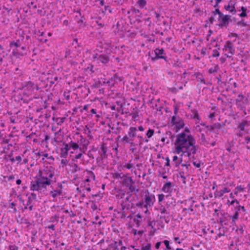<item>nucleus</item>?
Listing matches in <instances>:
<instances>
[{
  "mask_svg": "<svg viewBox=\"0 0 250 250\" xmlns=\"http://www.w3.org/2000/svg\"><path fill=\"white\" fill-rule=\"evenodd\" d=\"M196 140L191 134L181 132L177 135L174 143L175 146L174 153L179 154L185 150L187 155L190 157L192 154L195 155L198 149L196 145Z\"/></svg>",
  "mask_w": 250,
  "mask_h": 250,
  "instance_id": "obj_1",
  "label": "nucleus"
},
{
  "mask_svg": "<svg viewBox=\"0 0 250 250\" xmlns=\"http://www.w3.org/2000/svg\"><path fill=\"white\" fill-rule=\"evenodd\" d=\"M37 175L46 182L48 184V186L56 182L54 169L52 167H46L40 170Z\"/></svg>",
  "mask_w": 250,
  "mask_h": 250,
  "instance_id": "obj_2",
  "label": "nucleus"
},
{
  "mask_svg": "<svg viewBox=\"0 0 250 250\" xmlns=\"http://www.w3.org/2000/svg\"><path fill=\"white\" fill-rule=\"evenodd\" d=\"M106 46L104 47V51L101 50L99 53H96L93 55V58L94 61H97L98 62H101L103 64L108 63L111 50L109 45L107 44Z\"/></svg>",
  "mask_w": 250,
  "mask_h": 250,
  "instance_id": "obj_3",
  "label": "nucleus"
},
{
  "mask_svg": "<svg viewBox=\"0 0 250 250\" xmlns=\"http://www.w3.org/2000/svg\"><path fill=\"white\" fill-rule=\"evenodd\" d=\"M19 88L20 90H23V95L27 97L33 94L35 91H38L40 89L37 83L31 81L22 83Z\"/></svg>",
  "mask_w": 250,
  "mask_h": 250,
  "instance_id": "obj_4",
  "label": "nucleus"
},
{
  "mask_svg": "<svg viewBox=\"0 0 250 250\" xmlns=\"http://www.w3.org/2000/svg\"><path fill=\"white\" fill-rule=\"evenodd\" d=\"M48 184L42 180L39 176L34 177V180L30 182V189L32 191L41 192L42 189L46 188Z\"/></svg>",
  "mask_w": 250,
  "mask_h": 250,
  "instance_id": "obj_5",
  "label": "nucleus"
},
{
  "mask_svg": "<svg viewBox=\"0 0 250 250\" xmlns=\"http://www.w3.org/2000/svg\"><path fill=\"white\" fill-rule=\"evenodd\" d=\"M135 137H139V135L136 134V127L131 126L129 128L127 134L125 135L122 138V141L125 144H130L133 146H135L133 139V138Z\"/></svg>",
  "mask_w": 250,
  "mask_h": 250,
  "instance_id": "obj_6",
  "label": "nucleus"
},
{
  "mask_svg": "<svg viewBox=\"0 0 250 250\" xmlns=\"http://www.w3.org/2000/svg\"><path fill=\"white\" fill-rule=\"evenodd\" d=\"M144 196H142V199L145 202V208H148L152 207L156 201L155 195L150 193L148 190H146L144 191Z\"/></svg>",
  "mask_w": 250,
  "mask_h": 250,
  "instance_id": "obj_7",
  "label": "nucleus"
},
{
  "mask_svg": "<svg viewBox=\"0 0 250 250\" xmlns=\"http://www.w3.org/2000/svg\"><path fill=\"white\" fill-rule=\"evenodd\" d=\"M154 52L155 56L154 57H151V59L152 62H154L158 59H164L166 62H168L167 57L163 48H156L154 50Z\"/></svg>",
  "mask_w": 250,
  "mask_h": 250,
  "instance_id": "obj_8",
  "label": "nucleus"
},
{
  "mask_svg": "<svg viewBox=\"0 0 250 250\" xmlns=\"http://www.w3.org/2000/svg\"><path fill=\"white\" fill-rule=\"evenodd\" d=\"M171 124L175 125L176 131L184 128L185 125L184 120L179 116H173L171 117Z\"/></svg>",
  "mask_w": 250,
  "mask_h": 250,
  "instance_id": "obj_9",
  "label": "nucleus"
},
{
  "mask_svg": "<svg viewBox=\"0 0 250 250\" xmlns=\"http://www.w3.org/2000/svg\"><path fill=\"white\" fill-rule=\"evenodd\" d=\"M231 16L229 15L224 14H222V16L221 17L218 16V21H219V23L218 24V26L221 28L227 27L231 21Z\"/></svg>",
  "mask_w": 250,
  "mask_h": 250,
  "instance_id": "obj_10",
  "label": "nucleus"
},
{
  "mask_svg": "<svg viewBox=\"0 0 250 250\" xmlns=\"http://www.w3.org/2000/svg\"><path fill=\"white\" fill-rule=\"evenodd\" d=\"M26 46L22 45L12 49V54L14 57L21 59L26 54Z\"/></svg>",
  "mask_w": 250,
  "mask_h": 250,
  "instance_id": "obj_11",
  "label": "nucleus"
},
{
  "mask_svg": "<svg viewBox=\"0 0 250 250\" xmlns=\"http://www.w3.org/2000/svg\"><path fill=\"white\" fill-rule=\"evenodd\" d=\"M224 50L227 52L228 54L227 55V58H231L235 53V47L232 42L227 41L224 46Z\"/></svg>",
  "mask_w": 250,
  "mask_h": 250,
  "instance_id": "obj_12",
  "label": "nucleus"
},
{
  "mask_svg": "<svg viewBox=\"0 0 250 250\" xmlns=\"http://www.w3.org/2000/svg\"><path fill=\"white\" fill-rule=\"evenodd\" d=\"M188 175V168H181L179 169V174L178 176H179L182 180L184 184H186L187 177Z\"/></svg>",
  "mask_w": 250,
  "mask_h": 250,
  "instance_id": "obj_13",
  "label": "nucleus"
},
{
  "mask_svg": "<svg viewBox=\"0 0 250 250\" xmlns=\"http://www.w3.org/2000/svg\"><path fill=\"white\" fill-rule=\"evenodd\" d=\"M24 40V36H21L20 37V39H17L15 41H13L12 42H10L9 43L10 47L12 49H14L15 48L20 47L22 46V42Z\"/></svg>",
  "mask_w": 250,
  "mask_h": 250,
  "instance_id": "obj_14",
  "label": "nucleus"
},
{
  "mask_svg": "<svg viewBox=\"0 0 250 250\" xmlns=\"http://www.w3.org/2000/svg\"><path fill=\"white\" fill-rule=\"evenodd\" d=\"M107 147L106 146V144L103 143L100 146V150L99 151V153L101 156V158L102 160L107 157Z\"/></svg>",
  "mask_w": 250,
  "mask_h": 250,
  "instance_id": "obj_15",
  "label": "nucleus"
},
{
  "mask_svg": "<svg viewBox=\"0 0 250 250\" xmlns=\"http://www.w3.org/2000/svg\"><path fill=\"white\" fill-rule=\"evenodd\" d=\"M123 80V78L119 77L118 74H115L107 82H104V83H108L109 84H111L112 85H114L115 83H117L118 82H121Z\"/></svg>",
  "mask_w": 250,
  "mask_h": 250,
  "instance_id": "obj_16",
  "label": "nucleus"
},
{
  "mask_svg": "<svg viewBox=\"0 0 250 250\" xmlns=\"http://www.w3.org/2000/svg\"><path fill=\"white\" fill-rule=\"evenodd\" d=\"M37 198V195L35 193H31L30 195L28 196L27 203L23 209V210L27 209V207L29 206H31L34 204L33 203L34 201H35V200Z\"/></svg>",
  "mask_w": 250,
  "mask_h": 250,
  "instance_id": "obj_17",
  "label": "nucleus"
},
{
  "mask_svg": "<svg viewBox=\"0 0 250 250\" xmlns=\"http://www.w3.org/2000/svg\"><path fill=\"white\" fill-rule=\"evenodd\" d=\"M222 127V125L220 123H215L211 125H208L207 126H206V128H207L208 131L212 132H215L216 130H220Z\"/></svg>",
  "mask_w": 250,
  "mask_h": 250,
  "instance_id": "obj_18",
  "label": "nucleus"
},
{
  "mask_svg": "<svg viewBox=\"0 0 250 250\" xmlns=\"http://www.w3.org/2000/svg\"><path fill=\"white\" fill-rule=\"evenodd\" d=\"M86 149V146L85 145H83L82 148H80V149L78 150L79 152L75 155L74 158L76 159H81V160H83V154L85 153Z\"/></svg>",
  "mask_w": 250,
  "mask_h": 250,
  "instance_id": "obj_19",
  "label": "nucleus"
},
{
  "mask_svg": "<svg viewBox=\"0 0 250 250\" xmlns=\"http://www.w3.org/2000/svg\"><path fill=\"white\" fill-rule=\"evenodd\" d=\"M122 183L123 186L128 187L131 184H134V182L133 181L131 177L125 175L123 180Z\"/></svg>",
  "mask_w": 250,
  "mask_h": 250,
  "instance_id": "obj_20",
  "label": "nucleus"
},
{
  "mask_svg": "<svg viewBox=\"0 0 250 250\" xmlns=\"http://www.w3.org/2000/svg\"><path fill=\"white\" fill-rule=\"evenodd\" d=\"M230 191V189L227 187L224 188L222 189L219 191H216L214 192V195L215 197H221L223 196L225 193H228Z\"/></svg>",
  "mask_w": 250,
  "mask_h": 250,
  "instance_id": "obj_21",
  "label": "nucleus"
},
{
  "mask_svg": "<svg viewBox=\"0 0 250 250\" xmlns=\"http://www.w3.org/2000/svg\"><path fill=\"white\" fill-rule=\"evenodd\" d=\"M172 187V183L169 181L167 182L163 186L162 190L166 193L171 192Z\"/></svg>",
  "mask_w": 250,
  "mask_h": 250,
  "instance_id": "obj_22",
  "label": "nucleus"
},
{
  "mask_svg": "<svg viewBox=\"0 0 250 250\" xmlns=\"http://www.w3.org/2000/svg\"><path fill=\"white\" fill-rule=\"evenodd\" d=\"M62 190H60L58 188H56L55 189L51 190L50 192V195L53 198H55L57 197L62 195Z\"/></svg>",
  "mask_w": 250,
  "mask_h": 250,
  "instance_id": "obj_23",
  "label": "nucleus"
},
{
  "mask_svg": "<svg viewBox=\"0 0 250 250\" xmlns=\"http://www.w3.org/2000/svg\"><path fill=\"white\" fill-rule=\"evenodd\" d=\"M64 147L61 148V154L65 157L68 154V151L71 149V147H69L70 144L63 143Z\"/></svg>",
  "mask_w": 250,
  "mask_h": 250,
  "instance_id": "obj_24",
  "label": "nucleus"
},
{
  "mask_svg": "<svg viewBox=\"0 0 250 250\" xmlns=\"http://www.w3.org/2000/svg\"><path fill=\"white\" fill-rule=\"evenodd\" d=\"M197 79V81L200 83H202L204 84H207L206 81L204 78L203 75L200 72H196L194 75Z\"/></svg>",
  "mask_w": 250,
  "mask_h": 250,
  "instance_id": "obj_25",
  "label": "nucleus"
},
{
  "mask_svg": "<svg viewBox=\"0 0 250 250\" xmlns=\"http://www.w3.org/2000/svg\"><path fill=\"white\" fill-rule=\"evenodd\" d=\"M69 144L70 145L69 147H71V149H73L74 151H76L77 152H78V150L80 149V148H82V147L79 146L78 143L73 142V141H71Z\"/></svg>",
  "mask_w": 250,
  "mask_h": 250,
  "instance_id": "obj_26",
  "label": "nucleus"
},
{
  "mask_svg": "<svg viewBox=\"0 0 250 250\" xmlns=\"http://www.w3.org/2000/svg\"><path fill=\"white\" fill-rule=\"evenodd\" d=\"M244 100L245 101H247V98H246L243 94H239L237 98L235 99V102L237 104V103H242L243 104H246L247 102H245Z\"/></svg>",
  "mask_w": 250,
  "mask_h": 250,
  "instance_id": "obj_27",
  "label": "nucleus"
},
{
  "mask_svg": "<svg viewBox=\"0 0 250 250\" xmlns=\"http://www.w3.org/2000/svg\"><path fill=\"white\" fill-rule=\"evenodd\" d=\"M103 250H119L118 248L117 242L114 241L113 243L109 244L107 249Z\"/></svg>",
  "mask_w": 250,
  "mask_h": 250,
  "instance_id": "obj_28",
  "label": "nucleus"
},
{
  "mask_svg": "<svg viewBox=\"0 0 250 250\" xmlns=\"http://www.w3.org/2000/svg\"><path fill=\"white\" fill-rule=\"evenodd\" d=\"M224 8L227 10L232 13L233 15L235 14L236 10L234 5L229 6V5H226Z\"/></svg>",
  "mask_w": 250,
  "mask_h": 250,
  "instance_id": "obj_29",
  "label": "nucleus"
},
{
  "mask_svg": "<svg viewBox=\"0 0 250 250\" xmlns=\"http://www.w3.org/2000/svg\"><path fill=\"white\" fill-rule=\"evenodd\" d=\"M221 215L222 217L219 218L218 223H221V226L223 227V225L222 224V223L227 220L228 219L229 217H228V213H226L225 212H221Z\"/></svg>",
  "mask_w": 250,
  "mask_h": 250,
  "instance_id": "obj_30",
  "label": "nucleus"
},
{
  "mask_svg": "<svg viewBox=\"0 0 250 250\" xmlns=\"http://www.w3.org/2000/svg\"><path fill=\"white\" fill-rule=\"evenodd\" d=\"M235 212L239 213L244 212L246 211V209L244 206L240 205L239 203L234 206Z\"/></svg>",
  "mask_w": 250,
  "mask_h": 250,
  "instance_id": "obj_31",
  "label": "nucleus"
},
{
  "mask_svg": "<svg viewBox=\"0 0 250 250\" xmlns=\"http://www.w3.org/2000/svg\"><path fill=\"white\" fill-rule=\"evenodd\" d=\"M192 114L191 115V117L196 120L200 121L201 120V118L198 113V111L196 109L191 110Z\"/></svg>",
  "mask_w": 250,
  "mask_h": 250,
  "instance_id": "obj_32",
  "label": "nucleus"
},
{
  "mask_svg": "<svg viewBox=\"0 0 250 250\" xmlns=\"http://www.w3.org/2000/svg\"><path fill=\"white\" fill-rule=\"evenodd\" d=\"M52 120L55 122L58 125H62L63 123L64 122V120H65V118L62 117V118H56L55 117H53L52 118Z\"/></svg>",
  "mask_w": 250,
  "mask_h": 250,
  "instance_id": "obj_33",
  "label": "nucleus"
},
{
  "mask_svg": "<svg viewBox=\"0 0 250 250\" xmlns=\"http://www.w3.org/2000/svg\"><path fill=\"white\" fill-rule=\"evenodd\" d=\"M86 177H88L90 180H95V175L94 173L90 170H86Z\"/></svg>",
  "mask_w": 250,
  "mask_h": 250,
  "instance_id": "obj_34",
  "label": "nucleus"
},
{
  "mask_svg": "<svg viewBox=\"0 0 250 250\" xmlns=\"http://www.w3.org/2000/svg\"><path fill=\"white\" fill-rule=\"evenodd\" d=\"M151 244L150 243H143L141 245V250H151Z\"/></svg>",
  "mask_w": 250,
  "mask_h": 250,
  "instance_id": "obj_35",
  "label": "nucleus"
},
{
  "mask_svg": "<svg viewBox=\"0 0 250 250\" xmlns=\"http://www.w3.org/2000/svg\"><path fill=\"white\" fill-rule=\"evenodd\" d=\"M146 0H138L137 2V4L141 9L144 8L146 5Z\"/></svg>",
  "mask_w": 250,
  "mask_h": 250,
  "instance_id": "obj_36",
  "label": "nucleus"
},
{
  "mask_svg": "<svg viewBox=\"0 0 250 250\" xmlns=\"http://www.w3.org/2000/svg\"><path fill=\"white\" fill-rule=\"evenodd\" d=\"M247 121L243 120L239 125L238 128L240 130V131H244L245 127L246 126H247Z\"/></svg>",
  "mask_w": 250,
  "mask_h": 250,
  "instance_id": "obj_37",
  "label": "nucleus"
},
{
  "mask_svg": "<svg viewBox=\"0 0 250 250\" xmlns=\"http://www.w3.org/2000/svg\"><path fill=\"white\" fill-rule=\"evenodd\" d=\"M85 128L86 129L84 130V132L87 134V137L89 139H92L93 138V136L91 135V132H92L91 130L88 127L87 125L85 126Z\"/></svg>",
  "mask_w": 250,
  "mask_h": 250,
  "instance_id": "obj_38",
  "label": "nucleus"
},
{
  "mask_svg": "<svg viewBox=\"0 0 250 250\" xmlns=\"http://www.w3.org/2000/svg\"><path fill=\"white\" fill-rule=\"evenodd\" d=\"M228 217H229V218H231L232 222L235 223L239 218V214L238 212H235V213L233 215H228Z\"/></svg>",
  "mask_w": 250,
  "mask_h": 250,
  "instance_id": "obj_39",
  "label": "nucleus"
},
{
  "mask_svg": "<svg viewBox=\"0 0 250 250\" xmlns=\"http://www.w3.org/2000/svg\"><path fill=\"white\" fill-rule=\"evenodd\" d=\"M39 37L38 38V40L40 42H47V39H44V38L42 37L44 33L43 32H40V31H39Z\"/></svg>",
  "mask_w": 250,
  "mask_h": 250,
  "instance_id": "obj_40",
  "label": "nucleus"
},
{
  "mask_svg": "<svg viewBox=\"0 0 250 250\" xmlns=\"http://www.w3.org/2000/svg\"><path fill=\"white\" fill-rule=\"evenodd\" d=\"M160 205H161L160 207L158 209V210L160 212V213L162 214H165V213L169 214V212L167 211V209H166V208L163 205H162L161 204Z\"/></svg>",
  "mask_w": 250,
  "mask_h": 250,
  "instance_id": "obj_41",
  "label": "nucleus"
},
{
  "mask_svg": "<svg viewBox=\"0 0 250 250\" xmlns=\"http://www.w3.org/2000/svg\"><path fill=\"white\" fill-rule=\"evenodd\" d=\"M169 171V168L168 167H164L162 170H159V173L160 175L162 176L163 175H166L167 173H168Z\"/></svg>",
  "mask_w": 250,
  "mask_h": 250,
  "instance_id": "obj_42",
  "label": "nucleus"
},
{
  "mask_svg": "<svg viewBox=\"0 0 250 250\" xmlns=\"http://www.w3.org/2000/svg\"><path fill=\"white\" fill-rule=\"evenodd\" d=\"M154 134V130L149 128L146 133V136L147 138H150Z\"/></svg>",
  "mask_w": 250,
  "mask_h": 250,
  "instance_id": "obj_43",
  "label": "nucleus"
},
{
  "mask_svg": "<svg viewBox=\"0 0 250 250\" xmlns=\"http://www.w3.org/2000/svg\"><path fill=\"white\" fill-rule=\"evenodd\" d=\"M62 209H63V211L64 212L68 213L69 216L71 217H74L76 215V213H75L72 210H69L68 209H65L64 208H62Z\"/></svg>",
  "mask_w": 250,
  "mask_h": 250,
  "instance_id": "obj_44",
  "label": "nucleus"
},
{
  "mask_svg": "<svg viewBox=\"0 0 250 250\" xmlns=\"http://www.w3.org/2000/svg\"><path fill=\"white\" fill-rule=\"evenodd\" d=\"M219 69V67L218 65H216L214 67H211L208 70V72L210 74L214 73L216 72Z\"/></svg>",
  "mask_w": 250,
  "mask_h": 250,
  "instance_id": "obj_45",
  "label": "nucleus"
},
{
  "mask_svg": "<svg viewBox=\"0 0 250 250\" xmlns=\"http://www.w3.org/2000/svg\"><path fill=\"white\" fill-rule=\"evenodd\" d=\"M238 204L239 201L237 199H233L231 201L228 200V204L229 206L232 205L234 207V206Z\"/></svg>",
  "mask_w": 250,
  "mask_h": 250,
  "instance_id": "obj_46",
  "label": "nucleus"
},
{
  "mask_svg": "<svg viewBox=\"0 0 250 250\" xmlns=\"http://www.w3.org/2000/svg\"><path fill=\"white\" fill-rule=\"evenodd\" d=\"M235 231L238 233V234L242 235L244 232L243 227L240 226L239 227H237L235 229Z\"/></svg>",
  "mask_w": 250,
  "mask_h": 250,
  "instance_id": "obj_47",
  "label": "nucleus"
},
{
  "mask_svg": "<svg viewBox=\"0 0 250 250\" xmlns=\"http://www.w3.org/2000/svg\"><path fill=\"white\" fill-rule=\"evenodd\" d=\"M219 50L215 49L212 50V54L211 56L212 57H218L220 56V53L218 51Z\"/></svg>",
  "mask_w": 250,
  "mask_h": 250,
  "instance_id": "obj_48",
  "label": "nucleus"
},
{
  "mask_svg": "<svg viewBox=\"0 0 250 250\" xmlns=\"http://www.w3.org/2000/svg\"><path fill=\"white\" fill-rule=\"evenodd\" d=\"M212 13L214 16H215L217 14L218 15V16L220 17L222 16V14H223V13L219 10V8H216L214 11H212Z\"/></svg>",
  "mask_w": 250,
  "mask_h": 250,
  "instance_id": "obj_49",
  "label": "nucleus"
},
{
  "mask_svg": "<svg viewBox=\"0 0 250 250\" xmlns=\"http://www.w3.org/2000/svg\"><path fill=\"white\" fill-rule=\"evenodd\" d=\"M163 243L166 246V249L168 250H170L171 249V247L169 246V242L168 240H165L163 241Z\"/></svg>",
  "mask_w": 250,
  "mask_h": 250,
  "instance_id": "obj_50",
  "label": "nucleus"
},
{
  "mask_svg": "<svg viewBox=\"0 0 250 250\" xmlns=\"http://www.w3.org/2000/svg\"><path fill=\"white\" fill-rule=\"evenodd\" d=\"M90 208L93 211H95L98 209V207L96 205V202L92 201L91 202V204L90 205Z\"/></svg>",
  "mask_w": 250,
  "mask_h": 250,
  "instance_id": "obj_51",
  "label": "nucleus"
},
{
  "mask_svg": "<svg viewBox=\"0 0 250 250\" xmlns=\"http://www.w3.org/2000/svg\"><path fill=\"white\" fill-rule=\"evenodd\" d=\"M145 204L143 199H142L141 201L136 204V206L139 208H145Z\"/></svg>",
  "mask_w": 250,
  "mask_h": 250,
  "instance_id": "obj_52",
  "label": "nucleus"
},
{
  "mask_svg": "<svg viewBox=\"0 0 250 250\" xmlns=\"http://www.w3.org/2000/svg\"><path fill=\"white\" fill-rule=\"evenodd\" d=\"M130 162L131 161H130L129 163H126L125 165L123 166V167H125L128 169H131L134 166V165L133 164L131 163Z\"/></svg>",
  "mask_w": 250,
  "mask_h": 250,
  "instance_id": "obj_53",
  "label": "nucleus"
},
{
  "mask_svg": "<svg viewBox=\"0 0 250 250\" xmlns=\"http://www.w3.org/2000/svg\"><path fill=\"white\" fill-rule=\"evenodd\" d=\"M127 188H129V192H133L135 191L136 192H138L139 191V189H136V188L134 186H132V184L128 186Z\"/></svg>",
  "mask_w": 250,
  "mask_h": 250,
  "instance_id": "obj_54",
  "label": "nucleus"
},
{
  "mask_svg": "<svg viewBox=\"0 0 250 250\" xmlns=\"http://www.w3.org/2000/svg\"><path fill=\"white\" fill-rule=\"evenodd\" d=\"M125 176V175L122 173H116L115 174V177L117 179L124 178Z\"/></svg>",
  "mask_w": 250,
  "mask_h": 250,
  "instance_id": "obj_55",
  "label": "nucleus"
},
{
  "mask_svg": "<svg viewBox=\"0 0 250 250\" xmlns=\"http://www.w3.org/2000/svg\"><path fill=\"white\" fill-rule=\"evenodd\" d=\"M158 196V203L159 205L161 204L162 202L164 200L165 195L163 194H159Z\"/></svg>",
  "mask_w": 250,
  "mask_h": 250,
  "instance_id": "obj_56",
  "label": "nucleus"
},
{
  "mask_svg": "<svg viewBox=\"0 0 250 250\" xmlns=\"http://www.w3.org/2000/svg\"><path fill=\"white\" fill-rule=\"evenodd\" d=\"M183 162V159L182 158H179V160L176 162H175V167H178L180 165L182 164Z\"/></svg>",
  "mask_w": 250,
  "mask_h": 250,
  "instance_id": "obj_57",
  "label": "nucleus"
},
{
  "mask_svg": "<svg viewBox=\"0 0 250 250\" xmlns=\"http://www.w3.org/2000/svg\"><path fill=\"white\" fill-rule=\"evenodd\" d=\"M78 170H80V167L78 166L77 164H74V165L72 166V171L73 172H76Z\"/></svg>",
  "mask_w": 250,
  "mask_h": 250,
  "instance_id": "obj_58",
  "label": "nucleus"
},
{
  "mask_svg": "<svg viewBox=\"0 0 250 250\" xmlns=\"http://www.w3.org/2000/svg\"><path fill=\"white\" fill-rule=\"evenodd\" d=\"M236 24L237 25H242V26H247V23L245 21V20L243 19H242L240 21H239L238 22H237Z\"/></svg>",
  "mask_w": 250,
  "mask_h": 250,
  "instance_id": "obj_59",
  "label": "nucleus"
},
{
  "mask_svg": "<svg viewBox=\"0 0 250 250\" xmlns=\"http://www.w3.org/2000/svg\"><path fill=\"white\" fill-rule=\"evenodd\" d=\"M18 98L19 101H22L23 103L27 104L28 103V100L26 99L23 98L21 95H19L18 96Z\"/></svg>",
  "mask_w": 250,
  "mask_h": 250,
  "instance_id": "obj_60",
  "label": "nucleus"
},
{
  "mask_svg": "<svg viewBox=\"0 0 250 250\" xmlns=\"http://www.w3.org/2000/svg\"><path fill=\"white\" fill-rule=\"evenodd\" d=\"M152 14L154 15V16H155V17L158 19V20L160 21V20L159 19V18L160 17V14L157 12L155 11H153V9L152 10Z\"/></svg>",
  "mask_w": 250,
  "mask_h": 250,
  "instance_id": "obj_61",
  "label": "nucleus"
},
{
  "mask_svg": "<svg viewBox=\"0 0 250 250\" xmlns=\"http://www.w3.org/2000/svg\"><path fill=\"white\" fill-rule=\"evenodd\" d=\"M78 23L81 26L85 27L86 26L85 22H84L83 20L82 19L79 20V21H78Z\"/></svg>",
  "mask_w": 250,
  "mask_h": 250,
  "instance_id": "obj_62",
  "label": "nucleus"
},
{
  "mask_svg": "<svg viewBox=\"0 0 250 250\" xmlns=\"http://www.w3.org/2000/svg\"><path fill=\"white\" fill-rule=\"evenodd\" d=\"M165 160H166L167 162L164 167H168L170 166V160L168 157L165 158Z\"/></svg>",
  "mask_w": 250,
  "mask_h": 250,
  "instance_id": "obj_63",
  "label": "nucleus"
},
{
  "mask_svg": "<svg viewBox=\"0 0 250 250\" xmlns=\"http://www.w3.org/2000/svg\"><path fill=\"white\" fill-rule=\"evenodd\" d=\"M9 250H18V247L15 245H10L9 247Z\"/></svg>",
  "mask_w": 250,
  "mask_h": 250,
  "instance_id": "obj_64",
  "label": "nucleus"
}]
</instances>
